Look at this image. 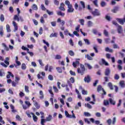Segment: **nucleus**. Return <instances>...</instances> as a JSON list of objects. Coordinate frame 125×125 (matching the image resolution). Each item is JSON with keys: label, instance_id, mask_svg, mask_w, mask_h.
<instances>
[{"label": "nucleus", "instance_id": "nucleus-1", "mask_svg": "<svg viewBox=\"0 0 125 125\" xmlns=\"http://www.w3.org/2000/svg\"><path fill=\"white\" fill-rule=\"evenodd\" d=\"M65 4L67 6V13H72V12H74V10H75V9L73 7V5L72 4L70 3V1L68 0H66L64 2Z\"/></svg>", "mask_w": 125, "mask_h": 125}, {"label": "nucleus", "instance_id": "nucleus-2", "mask_svg": "<svg viewBox=\"0 0 125 125\" xmlns=\"http://www.w3.org/2000/svg\"><path fill=\"white\" fill-rule=\"evenodd\" d=\"M20 81V78L18 77H15V81L12 82V85L14 87H15L18 83H19V81Z\"/></svg>", "mask_w": 125, "mask_h": 125}, {"label": "nucleus", "instance_id": "nucleus-3", "mask_svg": "<svg viewBox=\"0 0 125 125\" xmlns=\"http://www.w3.org/2000/svg\"><path fill=\"white\" fill-rule=\"evenodd\" d=\"M97 90L100 93H103L104 95H106V92H105V90H104V89L102 88V86L101 85L98 86Z\"/></svg>", "mask_w": 125, "mask_h": 125}, {"label": "nucleus", "instance_id": "nucleus-4", "mask_svg": "<svg viewBox=\"0 0 125 125\" xmlns=\"http://www.w3.org/2000/svg\"><path fill=\"white\" fill-rule=\"evenodd\" d=\"M75 83V79L74 77L70 78V79L67 81V84L70 88H72V83Z\"/></svg>", "mask_w": 125, "mask_h": 125}, {"label": "nucleus", "instance_id": "nucleus-5", "mask_svg": "<svg viewBox=\"0 0 125 125\" xmlns=\"http://www.w3.org/2000/svg\"><path fill=\"white\" fill-rule=\"evenodd\" d=\"M80 67L81 69V70L79 71V73L81 74L82 76L84 74V71H85V68H84V65L81 64H80Z\"/></svg>", "mask_w": 125, "mask_h": 125}, {"label": "nucleus", "instance_id": "nucleus-6", "mask_svg": "<svg viewBox=\"0 0 125 125\" xmlns=\"http://www.w3.org/2000/svg\"><path fill=\"white\" fill-rule=\"evenodd\" d=\"M92 14L94 16H100L101 15V12L97 9H95V11L92 12Z\"/></svg>", "mask_w": 125, "mask_h": 125}, {"label": "nucleus", "instance_id": "nucleus-7", "mask_svg": "<svg viewBox=\"0 0 125 125\" xmlns=\"http://www.w3.org/2000/svg\"><path fill=\"white\" fill-rule=\"evenodd\" d=\"M48 16L47 14H44L43 15V17H41V19H40V22L42 24H44L45 21H44V18H47Z\"/></svg>", "mask_w": 125, "mask_h": 125}, {"label": "nucleus", "instance_id": "nucleus-8", "mask_svg": "<svg viewBox=\"0 0 125 125\" xmlns=\"http://www.w3.org/2000/svg\"><path fill=\"white\" fill-rule=\"evenodd\" d=\"M117 30L118 34H122V33H123V26L118 25L117 27Z\"/></svg>", "mask_w": 125, "mask_h": 125}, {"label": "nucleus", "instance_id": "nucleus-9", "mask_svg": "<svg viewBox=\"0 0 125 125\" xmlns=\"http://www.w3.org/2000/svg\"><path fill=\"white\" fill-rule=\"evenodd\" d=\"M59 8V10H61L62 11H65L66 9H65V4L64 3H61Z\"/></svg>", "mask_w": 125, "mask_h": 125}, {"label": "nucleus", "instance_id": "nucleus-10", "mask_svg": "<svg viewBox=\"0 0 125 125\" xmlns=\"http://www.w3.org/2000/svg\"><path fill=\"white\" fill-rule=\"evenodd\" d=\"M110 74H111V69L107 67L105 69L104 75L105 76H109Z\"/></svg>", "mask_w": 125, "mask_h": 125}, {"label": "nucleus", "instance_id": "nucleus-11", "mask_svg": "<svg viewBox=\"0 0 125 125\" xmlns=\"http://www.w3.org/2000/svg\"><path fill=\"white\" fill-rule=\"evenodd\" d=\"M13 25L14 27V32H16L18 30V25L16 22L13 21Z\"/></svg>", "mask_w": 125, "mask_h": 125}, {"label": "nucleus", "instance_id": "nucleus-12", "mask_svg": "<svg viewBox=\"0 0 125 125\" xmlns=\"http://www.w3.org/2000/svg\"><path fill=\"white\" fill-rule=\"evenodd\" d=\"M68 35L70 37H71L72 38H74V35L76 36V37H79V33H78V31H74L73 34H71V33H69Z\"/></svg>", "mask_w": 125, "mask_h": 125}, {"label": "nucleus", "instance_id": "nucleus-13", "mask_svg": "<svg viewBox=\"0 0 125 125\" xmlns=\"http://www.w3.org/2000/svg\"><path fill=\"white\" fill-rule=\"evenodd\" d=\"M7 73L8 74L6 76V78L7 79H10V77H12V78H14V75H13V74H12V73H11V72L8 71Z\"/></svg>", "mask_w": 125, "mask_h": 125}, {"label": "nucleus", "instance_id": "nucleus-14", "mask_svg": "<svg viewBox=\"0 0 125 125\" xmlns=\"http://www.w3.org/2000/svg\"><path fill=\"white\" fill-rule=\"evenodd\" d=\"M84 81L85 83H89L90 82V76L89 75H87L86 77H84Z\"/></svg>", "mask_w": 125, "mask_h": 125}, {"label": "nucleus", "instance_id": "nucleus-15", "mask_svg": "<svg viewBox=\"0 0 125 125\" xmlns=\"http://www.w3.org/2000/svg\"><path fill=\"white\" fill-rule=\"evenodd\" d=\"M103 104L104 106H109V105H110V102L107 100H104Z\"/></svg>", "mask_w": 125, "mask_h": 125}, {"label": "nucleus", "instance_id": "nucleus-16", "mask_svg": "<svg viewBox=\"0 0 125 125\" xmlns=\"http://www.w3.org/2000/svg\"><path fill=\"white\" fill-rule=\"evenodd\" d=\"M109 103L111 104V105H116V101H115L113 99L109 98L108 100Z\"/></svg>", "mask_w": 125, "mask_h": 125}, {"label": "nucleus", "instance_id": "nucleus-17", "mask_svg": "<svg viewBox=\"0 0 125 125\" xmlns=\"http://www.w3.org/2000/svg\"><path fill=\"white\" fill-rule=\"evenodd\" d=\"M57 22L58 23H61V25L62 26H64V25H65V21H62L61 22V19L60 18L58 19Z\"/></svg>", "mask_w": 125, "mask_h": 125}, {"label": "nucleus", "instance_id": "nucleus-18", "mask_svg": "<svg viewBox=\"0 0 125 125\" xmlns=\"http://www.w3.org/2000/svg\"><path fill=\"white\" fill-rule=\"evenodd\" d=\"M116 20L121 25H124V20L123 19L117 18V19H116Z\"/></svg>", "mask_w": 125, "mask_h": 125}, {"label": "nucleus", "instance_id": "nucleus-19", "mask_svg": "<svg viewBox=\"0 0 125 125\" xmlns=\"http://www.w3.org/2000/svg\"><path fill=\"white\" fill-rule=\"evenodd\" d=\"M119 84L122 88H124L125 87V81H121L119 83Z\"/></svg>", "mask_w": 125, "mask_h": 125}, {"label": "nucleus", "instance_id": "nucleus-20", "mask_svg": "<svg viewBox=\"0 0 125 125\" xmlns=\"http://www.w3.org/2000/svg\"><path fill=\"white\" fill-rule=\"evenodd\" d=\"M57 15H58V16H62V17H64V16H65V13H62L61 11H58L57 12Z\"/></svg>", "mask_w": 125, "mask_h": 125}, {"label": "nucleus", "instance_id": "nucleus-21", "mask_svg": "<svg viewBox=\"0 0 125 125\" xmlns=\"http://www.w3.org/2000/svg\"><path fill=\"white\" fill-rule=\"evenodd\" d=\"M102 62L105 66H109V63H108L104 59H102Z\"/></svg>", "mask_w": 125, "mask_h": 125}, {"label": "nucleus", "instance_id": "nucleus-22", "mask_svg": "<svg viewBox=\"0 0 125 125\" xmlns=\"http://www.w3.org/2000/svg\"><path fill=\"white\" fill-rule=\"evenodd\" d=\"M39 94L40 95V99H42L43 98H44V96L43 95V92H42V90L40 91Z\"/></svg>", "mask_w": 125, "mask_h": 125}, {"label": "nucleus", "instance_id": "nucleus-23", "mask_svg": "<svg viewBox=\"0 0 125 125\" xmlns=\"http://www.w3.org/2000/svg\"><path fill=\"white\" fill-rule=\"evenodd\" d=\"M30 114H31V115H33V120L34 121V122H37L38 117L36 116L35 115V114H34V113H33V112H31Z\"/></svg>", "mask_w": 125, "mask_h": 125}, {"label": "nucleus", "instance_id": "nucleus-24", "mask_svg": "<svg viewBox=\"0 0 125 125\" xmlns=\"http://www.w3.org/2000/svg\"><path fill=\"white\" fill-rule=\"evenodd\" d=\"M107 86H108V87H109L111 90H113V89H114V87H113V84H112V83H108L107 84Z\"/></svg>", "mask_w": 125, "mask_h": 125}, {"label": "nucleus", "instance_id": "nucleus-25", "mask_svg": "<svg viewBox=\"0 0 125 125\" xmlns=\"http://www.w3.org/2000/svg\"><path fill=\"white\" fill-rule=\"evenodd\" d=\"M111 11L113 13H117V12L119 11V7H115L114 9L111 10Z\"/></svg>", "mask_w": 125, "mask_h": 125}, {"label": "nucleus", "instance_id": "nucleus-26", "mask_svg": "<svg viewBox=\"0 0 125 125\" xmlns=\"http://www.w3.org/2000/svg\"><path fill=\"white\" fill-rule=\"evenodd\" d=\"M14 20H17L18 22H19V21H20V19H19V16H18V15H15L14 17Z\"/></svg>", "mask_w": 125, "mask_h": 125}, {"label": "nucleus", "instance_id": "nucleus-27", "mask_svg": "<svg viewBox=\"0 0 125 125\" xmlns=\"http://www.w3.org/2000/svg\"><path fill=\"white\" fill-rule=\"evenodd\" d=\"M58 35V34L56 33H52L50 35V38H53V37L57 38Z\"/></svg>", "mask_w": 125, "mask_h": 125}, {"label": "nucleus", "instance_id": "nucleus-28", "mask_svg": "<svg viewBox=\"0 0 125 125\" xmlns=\"http://www.w3.org/2000/svg\"><path fill=\"white\" fill-rule=\"evenodd\" d=\"M2 45L4 47L5 50H6V51H8V50H9V48H8V47L6 46V44H5V43H2Z\"/></svg>", "mask_w": 125, "mask_h": 125}, {"label": "nucleus", "instance_id": "nucleus-29", "mask_svg": "<svg viewBox=\"0 0 125 125\" xmlns=\"http://www.w3.org/2000/svg\"><path fill=\"white\" fill-rule=\"evenodd\" d=\"M80 4L81 6H82V8L83 9H84V8H85V3H84V2L83 1H80Z\"/></svg>", "mask_w": 125, "mask_h": 125}, {"label": "nucleus", "instance_id": "nucleus-30", "mask_svg": "<svg viewBox=\"0 0 125 125\" xmlns=\"http://www.w3.org/2000/svg\"><path fill=\"white\" fill-rule=\"evenodd\" d=\"M51 119H52V116L49 115L48 117H46V121L50 122V121H51Z\"/></svg>", "mask_w": 125, "mask_h": 125}, {"label": "nucleus", "instance_id": "nucleus-31", "mask_svg": "<svg viewBox=\"0 0 125 125\" xmlns=\"http://www.w3.org/2000/svg\"><path fill=\"white\" fill-rule=\"evenodd\" d=\"M7 32L8 33H10L11 32V29H10V26H9V24H7L6 26Z\"/></svg>", "mask_w": 125, "mask_h": 125}, {"label": "nucleus", "instance_id": "nucleus-32", "mask_svg": "<svg viewBox=\"0 0 125 125\" xmlns=\"http://www.w3.org/2000/svg\"><path fill=\"white\" fill-rule=\"evenodd\" d=\"M56 70L58 71V73H60V74H62V70L61 67H56Z\"/></svg>", "mask_w": 125, "mask_h": 125}, {"label": "nucleus", "instance_id": "nucleus-33", "mask_svg": "<svg viewBox=\"0 0 125 125\" xmlns=\"http://www.w3.org/2000/svg\"><path fill=\"white\" fill-rule=\"evenodd\" d=\"M9 58L8 57H6L5 58V60L4 61V63L6 64V65H9Z\"/></svg>", "mask_w": 125, "mask_h": 125}, {"label": "nucleus", "instance_id": "nucleus-34", "mask_svg": "<svg viewBox=\"0 0 125 125\" xmlns=\"http://www.w3.org/2000/svg\"><path fill=\"white\" fill-rule=\"evenodd\" d=\"M104 79V82L103 83V84L105 85L106 84V83H108V82H109V78L107 77H105Z\"/></svg>", "mask_w": 125, "mask_h": 125}, {"label": "nucleus", "instance_id": "nucleus-35", "mask_svg": "<svg viewBox=\"0 0 125 125\" xmlns=\"http://www.w3.org/2000/svg\"><path fill=\"white\" fill-rule=\"evenodd\" d=\"M34 106H35L36 109H40V108H41V106H40V105L37 102H35V103L34 104Z\"/></svg>", "mask_w": 125, "mask_h": 125}, {"label": "nucleus", "instance_id": "nucleus-36", "mask_svg": "<svg viewBox=\"0 0 125 125\" xmlns=\"http://www.w3.org/2000/svg\"><path fill=\"white\" fill-rule=\"evenodd\" d=\"M33 10H38V6L36 4H34L32 7Z\"/></svg>", "mask_w": 125, "mask_h": 125}, {"label": "nucleus", "instance_id": "nucleus-37", "mask_svg": "<svg viewBox=\"0 0 125 125\" xmlns=\"http://www.w3.org/2000/svg\"><path fill=\"white\" fill-rule=\"evenodd\" d=\"M0 20L1 22H3L4 21V16L3 14H1L0 16Z\"/></svg>", "mask_w": 125, "mask_h": 125}, {"label": "nucleus", "instance_id": "nucleus-38", "mask_svg": "<svg viewBox=\"0 0 125 125\" xmlns=\"http://www.w3.org/2000/svg\"><path fill=\"white\" fill-rule=\"evenodd\" d=\"M106 2L104 1H102L101 2V6H102V7H104L105 6H106Z\"/></svg>", "mask_w": 125, "mask_h": 125}, {"label": "nucleus", "instance_id": "nucleus-39", "mask_svg": "<svg viewBox=\"0 0 125 125\" xmlns=\"http://www.w3.org/2000/svg\"><path fill=\"white\" fill-rule=\"evenodd\" d=\"M82 94H83V95H87L88 94V92H87V91H86L84 89H82Z\"/></svg>", "mask_w": 125, "mask_h": 125}, {"label": "nucleus", "instance_id": "nucleus-40", "mask_svg": "<svg viewBox=\"0 0 125 125\" xmlns=\"http://www.w3.org/2000/svg\"><path fill=\"white\" fill-rule=\"evenodd\" d=\"M106 52H113V49L109 48V47H106L105 49Z\"/></svg>", "mask_w": 125, "mask_h": 125}, {"label": "nucleus", "instance_id": "nucleus-41", "mask_svg": "<svg viewBox=\"0 0 125 125\" xmlns=\"http://www.w3.org/2000/svg\"><path fill=\"white\" fill-rule=\"evenodd\" d=\"M84 41L85 42V43L87 45H89V44H90V42H89V40H88V39H84Z\"/></svg>", "mask_w": 125, "mask_h": 125}, {"label": "nucleus", "instance_id": "nucleus-42", "mask_svg": "<svg viewBox=\"0 0 125 125\" xmlns=\"http://www.w3.org/2000/svg\"><path fill=\"white\" fill-rule=\"evenodd\" d=\"M67 118H69V119H72V118H73L74 119H76V116L74 113L72 115L69 114L68 116H67Z\"/></svg>", "mask_w": 125, "mask_h": 125}, {"label": "nucleus", "instance_id": "nucleus-43", "mask_svg": "<svg viewBox=\"0 0 125 125\" xmlns=\"http://www.w3.org/2000/svg\"><path fill=\"white\" fill-rule=\"evenodd\" d=\"M46 123V120L44 119H42L41 124L42 125H45L44 123Z\"/></svg>", "mask_w": 125, "mask_h": 125}, {"label": "nucleus", "instance_id": "nucleus-44", "mask_svg": "<svg viewBox=\"0 0 125 125\" xmlns=\"http://www.w3.org/2000/svg\"><path fill=\"white\" fill-rule=\"evenodd\" d=\"M10 108H11V109H12V112H13V113H15V112H16V110L14 109V105L11 104Z\"/></svg>", "mask_w": 125, "mask_h": 125}, {"label": "nucleus", "instance_id": "nucleus-45", "mask_svg": "<svg viewBox=\"0 0 125 125\" xmlns=\"http://www.w3.org/2000/svg\"><path fill=\"white\" fill-rule=\"evenodd\" d=\"M48 91L51 95H52V96L54 95V94H53V92H52V87H50L49 89L48 90Z\"/></svg>", "mask_w": 125, "mask_h": 125}, {"label": "nucleus", "instance_id": "nucleus-46", "mask_svg": "<svg viewBox=\"0 0 125 125\" xmlns=\"http://www.w3.org/2000/svg\"><path fill=\"white\" fill-rule=\"evenodd\" d=\"M93 3L95 6L98 7V0H95L93 1Z\"/></svg>", "mask_w": 125, "mask_h": 125}, {"label": "nucleus", "instance_id": "nucleus-47", "mask_svg": "<svg viewBox=\"0 0 125 125\" xmlns=\"http://www.w3.org/2000/svg\"><path fill=\"white\" fill-rule=\"evenodd\" d=\"M24 89H25V91L27 93H29V92H30V91L29 90V86L27 85H25Z\"/></svg>", "mask_w": 125, "mask_h": 125}, {"label": "nucleus", "instance_id": "nucleus-48", "mask_svg": "<svg viewBox=\"0 0 125 125\" xmlns=\"http://www.w3.org/2000/svg\"><path fill=\"white\" fill-rule=\"evenodd\" d=\"M53 88L56 93H58V91H59V90L57 89V87L53 86Z\"/></svg>", "mask_w": 125, "mask_h": 125}, {"label": "nucleus", "instance_id": "nucleus-49", "mask_svg": "<svg viewBox=\"0 0 125 125\" xmlns=\"http://www.w3.org/2000/svg\"><path fill=\"white\" fill-rule=\"evenodd\" d=\"M62 58V57H61V55H57L55 58V59L59 60Z\"/></svg>", "mask_w": 125, "mask_h": 125}, {"label": "nucleus", "instance_id": "nucleus-50", "mask_svg": "<svg viewBox=\"0 0 125 125\" xmlns=\"http://www.w3.org/2000/svg\"><path fill=\"white\" fill-rule=\"evenodd\" d=\"M26 115L28 117V118H32V116H31V114L30 113V111L27 110L25 112Z\"/></svg>", "mask_w": 125, "mask_h": 125}, {"label": "nucleus", "instance_id": "nucleus-51", "mask_svg": "<svg viewBox=\"0 0 125 125\" xmlns=\"http://www.w3.org/2000/svg\"><path fill=\"white\" fill-rule=\"evenodd\" d=\"M26 68H27V66H26V64L22 63L21 64V69L22 70H26Z\"/></svg>", "mask_w": 125, "mask_h": 125}, {"label": "nucleus", "instance_id": "nucleus-52", "mask_svg": "<svg viewBox=\"0 0 125 125\" xmlns=\"http://www.w3.org/2000/svg\"><path fill=\"white\" fill-rule=\"evenodd\" d=\"M97 47H98V46L96 45L93 46V49H94L96 53H98V50L97 49Z\"/></svg>", "mask_w": 125, "mask_h": 125}, {"label": "nucleus", "instance_id": "nucleus-53", "mask_svg": "<svg viewBox=\"0 0 125 125\" xmlns=\"http://www.w3.org/2000/svg\"><path fill=\"white\" fill-rule=\"evenodd\" d=\"M68 54L69 55H70V56H74L75 55V53H74V52L72 50H70L68 52Z\"/></svg>", "mask_w": 125, "mask_h": 125}, {"label": "nucleus", "instance_id": "nucleus-54", "mask_svg": "<svg viewBox=\"0 0 125 125\" xmlns=\"http://www.w3.org/2000/svg\"><path fill=\"white\" fill-rule=\"evenodd\" d=\"M16 118L17 121H19L20 122H21V121H22V119L20 117V116L18 115H16Z\"/></svg>", "mask_w": 125, "mask_h": 125}, {"label": "nucleus", "instance_id": "nucleus-55", "mask_svg": "<svg viewBox=\"0 0 125 125\" xmlns=\"http://www.w3.org/2000/svg\"><path fill=\"white\" fill-rule=\"evenodd\" d=\"M78 63H79L78 61H76V62H73L72 65H73L74 68H77V65Z\"/></svg>", "mask_w": 125, "mask_h": 125}, {"label": "nucleus", "instance_id": "nucleus-56", "mask_svg": "<svg viewBox=\"0 0 125 125\" xmlns=\"http://www.w3.org/2000/svg\"><path fill=\"white\" fill-rule=\"evenodd\" d=\"M25 104H26V105H27V107H30V106H31V105H32V104H31V103H30V102H29L28 101H26L25 102Z\"/></svg>", "mask_w": 125, "mask_h": 125}, {"label": "nucleus", "instance_id": "nucleus-57", "mask_svg": "<svg viewBox=\"0 0 125 125\" xmlns=\"http://www.w3.org/2000/svg\"><path fill=\"white\" fill-rule=\"evenodd\" d=\"M79 22H80V23H81V25L83 26L84 23V20H83V19L80 20Z\"/></svg>", "mask_w": 125, "mask_h": 125}, {"label": "nucleus", "instance_id": "nucleus-58", "mask_svg": "<svg viewBox=\"0 0 125 125\" xmlns=\"http://www.w3.org/2000/svg\"><path fill=\"white\" fill-rule=\"evenodd\" d=\"M48 78L50 81H53V76L52 75H49Z\"/></svg>", "mask_w": 125, "mask_h": 125}, {"label": "nucleus", "instance_id": "nucleus-59", "mask_svg": "<svg viewBox=\"0 0 125 125\" xmlns=\"http://www.w3.org/2000/svg\"><path fill=\"white\" fill-rule=\"evenodd\" d=\"M106 122L108 125H111L112 124V120L111 119H109L106 121Z\"/></svg>", "mask_w": 125, "mask_h": 125}, {"label": "nucleus", "instance_id": "nucleus-60", "mask_svg": "<svg viewBox=\"0 0 125 125\" xmlns=\"http://www.w3.org/2000/svg\"><path fill=\"white\" fill-rule=\"evenodd\" d=\"M54 3L55 4V5H59V1L58 0H54Z\"/></svg>", "mask_w": 125, "mask_h": 125}, {"label": "nucleus", "instance_id": "nucleus-61", "mask_svg": "<svg viewBox=\"0 0 125 125\" xmlns=\"http://www.w3.org/2000/svg\"><path fill=\"white\" fill-rule=\"evenodd\" d=\"M87 59H88V60H92V58L91 57H90V56H89V55L87 54L86 55H85Z\"/></svg>", "mask_w": 125, "mask_h": 125}, {"label": "nucleus", "instance_id": "nucleus-62", "mask_svg": "<svg viewBox=\"0 0 125 125\" xmlns=\"http://www.w3.org/2000/svg\"><path fill=\"white\" fill-rule=\"evenodd\" d=\"M51 24L52 25V27H55L56 26V21H54L51 22Z\"/></svg>", "mask_w": 125, "mask_h": 125}, {"label": "nucleus", "instance_id": "nucleus-63", "mask_svg": "<svg viewBox=\"0 0 125 125\" xmlns=\"http://www.w3.org/2000/svg\"><path fill=\"white\" fill-rule=\"evenodd\" d=\"M69 73L71 76H76V73L72 70H70Z\"/></svg>", "mask_w": 125, "mask_h": 125}, {"label": "nucleus", "instance_id": "nucleus-64", "mask_svg": "<svg viewBox=\"0 0 125 125\" xmlns=\"http://www.w3.org/2000/svg\"><path fill=\"white\" fill-rule=\"evenodd\" d=\"M93 23H92V22L91 21H88V27H91V26H92V24Z\"/></svg>", "mask_w": 125, "mask_h": 125}]
</instances>
